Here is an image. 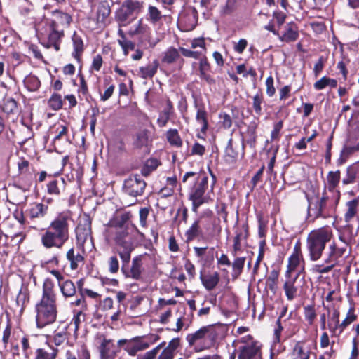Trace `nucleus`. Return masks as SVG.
<instances>
[{"label": "nucleus", "mask_w": 359, "mask_h": 359, "mask_svg": "<svg viewBox=\"0 0 359 359\" xmlns=\"http://www.w3.org/2000/svg\"><path fill=\"white\" fill-rule=\"evenodd\" d=\"M72 221V212L65 210L57 214L42 234L41 241L46 248H61L69 238V226Z\"/></svg>", "instance_id": "1"}, {"label": "nucleus", "mask_w": 359, "mask_h": 359, "mask_svg": "<svg viewBox=\"0 0 359 359\" xmlns=\"http://www.w3.org/2000/svg\"><path fill=\"white\" fill-rule=\"evenodd\" d=\"M56 294L53 290V284L46 280L43 285V294L41 300L36 304V323L39 328L53 323L57 314Z\"/></svg>", "instance_id": "2"}, {"label": "nucleus", "mask_w": 359, "mask_h": 359, "mask_svg": "<svg viewBox=\"0 0 359 359\" xmlns=\"http://www.w3.org/2000/svg\"><path fill=\"white\" fill-rule=\"evenodd\" d=\"M212 182L208 189V177L205 174H197L194 172H186L183 176L182 182H186L189 177H195V183L191 189L189 198L192 201L193 210L197 209L203 203L212 200L211 194L213 193L215 177L212 174Z\"/></svg>", "instance_id": "3"}, {"label": "nucleus", "mask_w": 359, "mask_h": 359, "mask_svg": "<svg viewBox=\"0 0 359 359\" xmlns=\"http://www.w3.org/2000/svg\"><path fill=\"white\" fill-rule=\"evenodd\" d=\"M217 332L214 325L203 326L196 332L188 334L186 340L189 346L196 352L211 348L215 344Z\"/></svg>", "instance_id": "4"}, {"label": "nucleus", "mask_w": 359, "mask_h": 359, "mask_svg": "<svg viewBox=\"0 0 359 359\" xmlns=\"http://www.w3.org/2000/svg\"><path fill=\"white\" fill-rule=\"evenodd\" d=\"M333 237V233L330 227H321L311 231L306 239V248L311 260H318L325 250L326 243Z\"/></svg>", "instance_id": "5"}, {"label": "nucleus", "mask_w": 359, "mask_h": 359, "mask_svg": "<svg viewBox=\"0 0 359 359\" xmlns=\"http://www.w3.org/2000/svg\"><path fill=\"white\" fill-rule=\"evenodd\" d=\"M114 241L118 247V253L123 264H128L130 260V254L133 250V246L123 221L116 224L114 226Z\"/></svg>", "instance_id": "6"}, {"label": "nucleus", "mask_w": 359, "mask_h": 359, "mask_svg": "<svg viewBox=\"0 0 359 359\" xmlns=\"http://www.w3.org/2000/svg\"><path fill=\"white\" fill-rule=\"evenodd\" d=\"M158 339L159 337L156 334H152L149 337H135L130 339H120L118 341L117 345L123 348L129 355L135 356L137 352L147 349Z\"/></svg>", "instance_id": "7"}, {"label": "nucleus", "mask_w": 359, "mask_h": 359, "mask_svg": "<svg viewBox=\"0 0 359 359\" xmlns=\"http://www.w3.org/2000/svg\"><path fill=\"white\" fill-rule=\"evenodd\" d=\"M144 8V2L125 0L116 12V19L122 26H126L137 18Z\"/></svg>", "instance_id": "8"}, {"label": "nucleus", "mask_w": 359, "mask_h": 359, "mask_svg": "<svg viewBox=\"0 0 359 359\" xmlns=\"http://www.w3.org/2000/svg\"><path fill=\"white\" fill-rule=\"evenodd\" d=\"M76 236L77 244L81 248L83 252L86 250L90 251L93 248L91 221L89 217H84L80 219L76 229Z\"/></svg>", "instance_id": "9"}, {"label": "nucleus", "mask_w": 359, "mask_h": 359, "mask_svg": "<svg viewBox=\"0 0 359 359\" xmlns=\"http://www.w3.org/2000/svg\"><path fill=\"white\" fill-rule=\"evenodd\" d=\"M304 260L301 252L300 245L296 244L293 249V252L288 259L287 269L285 276L287 278L292 277V273L296 272L294 278H298L301 273L304 271Z\"/></svg>", "instance_id": "10"}, {"label": "nucleus", "mask_w": 359, "mask_h": 359, "mask_svg": "<svg viewBox=\"0 0 359 359\" xmlns=\"http://www.w3.org/2000/svg\"><path fill=\"white\" fill-rule=\"evenodd\" d=\"M241 342L245 345L240 348L238 359H262L260 346L250 335L243 337Z\"/></svg>", "instance_id": "11"}, {"label": "nucleus", "mask_w": 359, "mask_h": 359, "mask_svg": "<svg viewBox=\"0 0 359 359\" xmlns=\"http://www.w3.org/2000/svg\"><path fill=\"white\" fill-rule=\"evenodd\" d=\"M95 343L100 353V359H114L118 350L114 341L107 338L104 334H98L95 337Z\"/></svg>", "instance_id": "12"}, {"label": "nucleus", "mask_w": 359, "mask_h": 359, "mask_svg": "<svg viewBox=\"0 0 359 359\" xmlns=\"http://www.w3.org/2000/svg\"><path fill=\"white\" fill-rule=\"evenodd\" d=\"M308 199V219L314 221L316 219L322 217H326L325 213L327 206V197L323 196L307 198Z\"/></svg>", "instance_id": "13"}, {"label": "nucleus", "mask_w": 359, "mask_h": 359, "mask_svg": "<svg viewBox=\"0 0 359 359\" xmlns=\"http://www.w3.org/2000/svg\"><path fill=\"white\" fill-rule=\"evenodd\" d=\"M146 187V182L140 175H132L127 178L123 183V191L126 194L136 197L141 196Z\"/></svg>", "instance_id": "14"}, {"label": "nucleus", "mask_w": 359, "mask_h": 359, "mask_svg": "<svg viewBox=\"0 0 359 359\" xmlns=\"http://www.w3.org/2000/svg\"><path fill=\"white\" fill-rule=\"evenodd\" d=\"M197 20V12L194 8L188 9L179 16V23L185 32L193 30L196 26Z\"/></svg>", "instance_id": "15"}, {"label": "nucleus", "mask_w": 359, "mask_h": 359, "mask_svg": "<svg viewBox=\"0 0 359 359\" xmlns=\"http://www.w3.org/2000/svg\"><path fill=\"white\" fill-rule=\"evenodd\" d=\"M339 311L334 309L329 317L327 327L332 337H339L341 334V323L339 322Z\"/></svg>", "instance_id": "16"}, {"label": "nucleus", "mask_w": 359, "mask_h": 359, "mask_svg": "<svg viewBox=\"0 0 359 359\" xmlns=\"http://www.w3.org/2000/svg\"><path fill=\"white\" fill-rule=\"evenodd\" d=\"M280 41L284 42H292L296 41L299 37L298 27L294 22L287 23L285 26V32L279 35Z\"/></svg>", "instance_id": "17"}, {"label": "nucleus", "mask_w": 359, "mask_h": 359, "mask_svg": "<svg viewBox=\"0 0 359 359\" xmlns=\"http://www.w3.org/2000/svg\"><path fill=\"white\" fill-rule=\"evenodd\" d=\"M327 257L325 259V263H335L337 264L338 259L346 252V248H338L334 242H332L328 248Z\"/></svg>", "instance_id": "18"}, {"label": "nucleus", "mask_w": 359, "mask_h": 359, "mask_svg": "<svg viewBox=\"0 0 359 359\" xmlns=\"http://www.w3.org/2000/svg\"><path fill=\"white\" fill-rule=\"evenodd\" d=\"M149 33L150 28L144 22L142 18H140L137 23L133 25L128 32L130 36H140V37H147Z\"/></svg>", "instance_id": "19"}, {"label": "nucleus", "mask_w": 359, "mask_h": 359, "mask_svg": "<svg viewBox=\"0 0 359 359\" xmlns=\"http://www.w3.org/2000/svg\"><path fill=\"white\" fill-rule=\"evenodd\" d=\"M50 27L51 31L48 36V47L53 46L56 50H59V43L63 36V31L58 30L55 22H52Z\"/></svg>", "instance_id": "20"}, {"label": "nucleus", "mask_w": 359, "mask_h": 359, "mask_svg": "<svg viewBox=\"0 0 359 359\" xmlns=\"http://www.w3.org/2000/svg\"><path fill=\"white\" fill-rule=\"evenodd\" d=\"M358 209V200L353 199L346 203V210L344 219L346 223H350L356 217Z\"/></svg>", "instance_id": "21"}, {"label": "nucleus", "mask_w": 359, "mask_h": 359, "mask_svg": "<svg viewBox=\"0 0 359 359\" xmlns=\"http://www.w3.org/2000/svg\"><path fill=\"white\" fill-rule=\"evenodd\" d=\"M199 220H196L186 231L185 237L187 243L198 238L203 236V230L200 226Z\"/></svg>", "instance_id": "22"}, {"label": "nucleus", "mask_w": 359, "mask_h": 359, "mask_svg": "<svg viewBox=\"0 0 359 359\" xmlns=\"http://www.w3.org/2000/svg\"><path fill=\"white\" fill-rule=\"evenodd\" d=\"M110 13L111 9L108 3L105 1L100 3L97 7L95 18L97 25L99 26H100V25H103Z\"/></svg>", "instance_id": "23"}, {"label": "nucleus", "mask_w": 359, "mask_h": 359, "mask_svg": "<svg viewBox=\"0 0 359 359\" xmlns=\"http://www.w3.org/2000/svg\"><path fill=\"white\" fill-rule=\"evenodd\" d=\"M48 210V205L41 203H35L29 210V215L31 219L43 218L46 215Z\"/></svg>", "instance_id": "24"}, {"label": "nucleus", "mask_w": 359, "mask_h": 359, "mask_svg": "<svg viewBox=\"0 0 359 359\" xmlns=\"http://www.w3.org/2000/svg\"><path fill=\"white\" fill-rule=\"evenodd\" d=\"M158 65V62L154 60L145 67H140L139 69L140 76L144 79L152 78L156 73Z\"/></svg>", "instance_id": "25"}, {"label": "nucleus", "mask_w": 359, "mask_h": 359, "mask_svg": "<svg viewBox=\"0 0 359 359\" xmlns=\"http://www.w3.org/2000/svg\"><path fill=\"white\" fill-rule=\"evenodd\" d=\"M67 259L70 262L72 270L76 269L79 264H83L84 257L80 252H76L74 248L69 249L67 252Z\"/></svg>", "instance_id": "26"}, {"label": "nucleus", "mask_w": 359, "mask_h": 359, "mask_svg": "<svg viewBox=\"0 0 359 359\" xmlns=\"http://www.w3.org/2000/svg\"><path fill=\"white\" fill-rule=\"evenodd\" d=\"M311 351L303 344L298 342L295 344L291 353L292 359H309Z\"/></svg>", "instance_id": "27"}, {"label": "nucleus", "mask_w": 359, "mask_h": 359, "mask_svg": "<svg viewBox=\"0 0 359 359\" xmlns=\"http://www.w3.org/2000/svg\"><path fill=\"white\" fill-rule=\"evenodd\" d=\"M288 278L289 279L286 280L283 285V290L287 300L292 301L297 297V288L294 285L297 278L292 277Z\"/></svg>", "instance_id": "28"}, {"label": "nucleus", "mask_w": 359, "mask_h": 359, "mask_svg": "<svg viewBox=\"0 0 359 359\" xmlns=\"http://www.w3.org/2000/svg\"><path fill=\"white\" fill-rule=\"evenodd\" d=\"M173 113V106L172 102L170 100H168L166 102V106L165 107L163 111L160 114L159 117L157 120V123L160 127H164L166 126L168 122L171 115Z\"/></svg>", "instance_id": "29"}, {"label": "nucleus", "mask_w": 359, "mask_h": 359, "mask_svg": "<svg viewBox=\"0 0 359 359\" xmlns=\"http://www.w3.org/2000/svg\"><path fill=\"white\" fill-rule=\"evenodd\" d=\"M202 284L205 288L209 291L213 290L218 284L219 276L217 272L208 276H201Z\"/></svg>", "instance_id": "30"}, {"label": "nucleus", "mask_w": 359, "mask_h": 359, "mask_svg": "<svg viewBox=\"0 0 359 359\" xmlns=\"http://www.w3.org/2000/svg\"><path fill=\"white\" fill-rule=\"evenodd\" d=\"M58 350L52 347L38 348L36 351L35 359H55Z\"/></svg>", "instance_id": "31"}, {"label": "nucleus", "mask_w": 359, "mask_h": 359, "mask_svg": "<svg viewBox=\"0 0 359 359\" xmlns=\"http://www.w3.org/2000/svg\"><path fill=\"white\" fill-rule=\"evenodd\" d=\"M142 262L140 257H135L133 259L132 266L130 271L127 275L135 280H139L142 273Z\"/></svg>", "instance_id": "32"}, {"label": "nucleus", "mask_w": 359, "mask_h": 359, "mask_svg": "<svg viewBox=\"0 0 359 359\" xmlns=\"http://www.w3.org/2000/svg\"><path fill=\"white\" fill-rule=\"evenodd\" d=\"M243 228L245 232H236V235L233 238L232 255L234 257H236L238 255V253L241 252L242 250L241 244V240L245 239L248 236V227L243 226Z\"/></svg>", "instance_id": "33"}, {"label": "nucleus", "mask_w": 359, "mask_h": 359, "mask_svg": "<svg viewBox=\"0 0 359 359\" xmlns=\"http://www.w3.org/2000/svg\"><path fill=\"white\" fill-rule=\"evenodd\" d=\"M179 57V50L174 47H170L163 53L162 62L170 65L177 61Z\"/></svg>", "instance_id": "34"}, {"label": "nucleus", "mask_w": 359, "mask_h": 359, "mask_svg": "<svg viewBox=\"0 0 359 359\" xmlns=\"http://www.w3.org/2000/svg\"><path fill=\"white\" fill-rule=\"evenodd\" d=\"M53 14L55 18V20L53 22L56 23L57 28L58 25H60L62 27H68L70 25L72 22V17L68 13H63L60 11H55Z\"/></svg>", "instance_id": "35"}, {"label": "nucleus", "mask_w": 359, "mask_h": 359, "mask_svg": "<svg viewBox=\"0 0 359 359\" xmlns=\"http://www.w3.org/2000/svg\"><path fill=\"white\" fill-rule=\"evenodd\" d=\"M163 18V15L160 10L152 5L148 6V11L147 13V20L152 24H156Z\"/></svg>", "instance_id": "36"}, {"label": "nucleus", "mask_w": 359, "mask_h": 359, "mask_svg": "<svg viewBox=\"0 0 359 359\" xmlns=\"http://www.w3.org/2000/svg\"><path fill=\"white\" fill-rule=\"evenodd\" d=\"M1 109L7 115L15 114L18 112L17 102L13 98H5L4 100Z\"/></svg>", "instance_id": "37"}, {"label": "nucleus", "mask_w": 359, "mask_h": 359, "mask_svg": "<svg viewBox=\"0 0 359 359\" xmlns=\"http://www.w3.org/2000/svg\"><path fill=\"white\" fill-rule=\"evenodd\" d=\"M59 287L62 295L65 297H73L76 293L75 285L70 280H67L62 282V283H60Z\"/></svg>", "instance_id": "38"}, {"label": "nucleus", "mask_w": 359, "mask_h": 359, "mask_svg": "<svg viewBox=\"0 0 359 359\" xmlns=\"http://www.w3.org/2000/svg\"><path fill=\"white\" fill-rule=\"evenodd\" d=\"M166 138L173 147L179 148L182 145V140L176 129H170L166 133Z\"/></svg>", "instance_id": "39"}, {"label": "nucleus", "mask_w": 359, "mask_h": 359, "mask_svg": "<svg viewBox=\"0 0 359 359\" xmlns=\"http://www.w3.org/2000/svg\"><path fill=\"white\" fill-rule=\"evenodd\" d=\"M337 85V80L331 79L327 76H323L320 79L318 80L313 85V87L317 90L324 89L327 86L331 88H335Z\"/></svg>", "instance_id": "40"}, {"label": "nucleus", "mask_w": 359, "mask_h": 359, "mask_svg": "<svg viewBox=\"0 0 359 359\" xmlns=\"http://www.w3.org/2000/svg\"><path fill=\"white\" fill-rule=\"evenodd\" d=\"M24 84L28 90L36 91L39 88L41 82L36 76L29 74L25 78Z\"/></svg>", "instance_id": "41"}, {"label": "nucleus", "mask_w": 359, "mask_h": 359, "mask_svg": "<svg viewBox=\"0 0 359 359\" xmlns=\"http://www.w3.org/2000/svg\"><path fill=\"white\" fill-rule=\"evenodd\" d=\"M201 57H202L201 58L199 62L200 76L202 79L206 80L208 82H210L212 81V78L209 74H207V72L210 69V64L207 58L205 57V55Z\"/></svg>", "instance_id": "42"}, {"label": "nucleus", "mask_w": 359, "mask_h": 359, "mask_svg": "<svg viewBox=\"0 0 359 359\" xmlns=\"http://www.w3.org/2000/svg\"><path fill=\"white\" fill-rule=\"evenodd\" d=\"M72 41L74 46L73 56L75 58L79 59L83 50V40L80 36L74 33L72 36Z\"/></svg>", "instance_id": "43"}, {"label": "nucleus", "mask_w": 359, "mask_h": 359, "mask_svg": "<svg viewBox=\"0 0 359 359\" xmlns=\"http://www.w3.org/2000/svg\"><path fill=\"white\" fill-rule=\"evenodd\" d=\"M358 169L355 165H351L347 168L346 175L342 180L344 184H353L355 182Z\"/></svg>", "instance_id": "44"}, {"label": "nucleus", "mask_w": 359, "mask_h": 359, "mask_svg": "<svg viewBox=\"0 0 359 359\" xmlns=\"http://www.w3.org/2000/svg\"><path fill=\"white\" fill-rule=\"evenodd\" d=\"M357 319L354 308H350L346 313V318L341 323V334L344 330Z\"/></svg>", "instance_id": "45"}, {"label": "nucleus", "mask_w": 359, "mask_h": 359, "mask_svg": "<svg viewBox=\"0 0 359 359\" xmlns=\"http://www.w3.org/2000/svg\"><path fill=\"white\" fill-rule=\"evenodd\" d=\"M159 165L160 163L156 158H149L146 161L142 169V173L145 176L149 175L150 172L155 170Z\"/></svg>", "instance_id": "46"}, {"label": "nucleus", "mask_w": 359, "mask_h": 359, "mask_svg": "<svg viewBox=\"0 0 359 359\" xmlns=\"http://www.w3.org/2000/svg\"><path fill=\"white\" fill-rule=\"evenodd\" d=\"M304 314L305 320L309 325L313 324L316 318V312L313 305H307L304 308Z\"/></svg>", "instance_id": "47"}, {"label": "nucleus", "mask_w": 359, "mask_h": 359, "mask_svg": "<svg viewBox=\"0 0 359 359\" xmlns=\"http://www.w3.org/2000/svg\"><path fill=\"white\" fill-rule=\"evenodd\" d=\"M245 262V257H236L232 263L233 276L238 277L243 271Z\"/></svg>", "instance_id": "48"}, {"label": "nucleus", "mask_w": 359, "mask_h": 359, "mask_svg": "<svg viewBox=\"0 0 359 359\" xmlns=\"http://www.w3.org/2000/svg\"><path fill=\"white\" fill-rule=\"evenodd\" d=\"M197 122L201 126V132L205 133L208 128L207 114L203 109H198L196 116Z\"/></svg>", "instance_id": "49"}, {"label": "nucleus", "mask_w": 359, "mask_h": 359, "mask_svg": "<svg viewBox=\"0 0 359 359\" xmlns=\"http://www.w3.org/2000/svg\"><path fill=\"white\" fill-rule=\"evenodd\" d=\"M48 106L52 109L57 111L62 107V96L59 94H53L48 102Z\"/></svg>", "instance_id": "50"}, {"label": "nucleus", "mask_w": 359, "mask_h": 359, "mask_svg": "<svg viewBox=\"0 0 359 359\" xmlns=\"http://www.w3.org/2000/svg\"><path fill=\"white\" fill-rule=\"evenodd\" d=\"M327 183L330 189H334L339 184L340 180V171L337 170L335 172H329L327 177Z\"/></svg>", "instance_id": "51"}, {"label": "nucleus", "mask_w": 359, "mask_h": 359, "mask_svg": "<svg viewBox=\"0 0 359 359\" xmlns=\"http://www.w3.org/2000/svg\"><path fill=\"white\" fill-rule=\"evenodd\" d=\"M148 134L146 130H142L137 133L134 144L137 147H142L147 144Z\"/></svg>", "instance_id": "52"}, {"label": "nucleus", "mask_w": 359, "mask_h": 359, "mask_svg": "<svg viewBox=\"0 0 359 359\" xmlns=\"http://www.w3.org/2000/svg\"><path fill=\"white\" fill-rule=\"evenodd\" d=\"M263 101L264 97L262 94L257 93L252 97V107L255 114L259 116L262 114V104Z\"/></svg>", "instance_id": "53"}, {"label": "nucleus", "mask_w": 359, "mask_h": 359, "mask_svg": "<svg viewBox=\"0 0 359 359\" xmlns=\"http://www.w3.org/2000/svg\"><path fill=\"white\" fill-rule=\"evenodd\" d=\"M191 43V48L192 49H197L200 48L198 51L203 53V56L206 53V47H205V42L204 38L200 37V38H196L192 39L190 41Z\"/></svg>", "instance_id": "54"}, {"label": "nucleus", "mask_w": 359, "mask_h": 359, "mask_svg": "<svg viewBox=\"0 0 359 359\" xmlns=\"http://www.w3.org/2000/svg\"><path fill=\"white\" fill-rule=\"evenodd\" d=\"M328 265L315 264L312 267V271L319 274L327 273L330 272L335 266V263H327Z\"/></svg>", "instance_id": "55"}, {"label": "nucleus", "mask_w": 359, "mask_h": 359, "mask_svg": "<svg viewBox=\"0 0 359 359\" xmlns=\"http://www.w3.org/2000/svg\"><path fill=\"white\" fill-rule=\"evenodd\" d=\"M225 156L226 161L229 162H233L238 156V153L234 150L233 147L231 139H230L228 142L227 147L225 150Z\"/></svg>", "instance_id": "56"}, {"label": "nucleus", "mask_w": 359, "mask_h": 359, "mask_svg": "<svg viewBox=\"0 0 359 359\" xmlns=\"http://www.w3.org/2000/svg\"><path fill=\"white\" fill-rule=\"evenodd\" d=\"M53 342L56 346L67 343V332L66 330L57 332L53 336Z\"/></svg>", "instance_id": "57"}, {"label": "nucleus", "mask_w": 359, "mask_h": 359, "mask_svg": "<svg viewBox=\"0 0 359 359\" xmlns=\"http://www.w3.org/2000/svg\"><path fill=\"white\" fill-rule=\"evenodd\" d=\"M29 301V296L26 291L20 290L16 297V304L20 308L23 309L26 302Z\"/></svg>", "instance_id": "58"}, {"label": "nucleus", "mask_w": 359, "mask_h": 359, "mask_svg": "<svg viewBox=\"0 0 359 359\" xmlns=\"http://www.w3.org/2000/svg\"><path fill=\"white\" fill-rule=\"evenodd\" d=\"M180 51L181 53L187 57H191L194 59H199L201 56H203V53L196 51V50H191L184 48H180Z\"/></svg>", "instance_id": "59"}, {"label": "nucleus", "mask_w": 359, "mask_h": 359, "mask_svg": "<svg viewBox=\"0 0 359 359\" xmlns=\"http://www.w3.org/2000/svg\"><path fill=\"white\" fill-rule=\"evenodd\" d=\"M266 93L269 97H273L276 93L274 80L272 76H269L266 80Z\"/></svg>", "instance_id": "60"}, {"label": "nucleus", "mask_w": 359, "mask_h": 359, "mask_svg": "<svg viewBox=\"0 0 359 359\" xmlns=\"http://www.w3.org/2000/svg\"><path fill=\"white\" fill-rule=\"evenodd\" d=\"M266 245V241L264 239H263L262 241H261L259 242V255L257 256V260H256V262L255 264V266H254V270L256 271L257 270V269L259 268V263L261 262V261L264 258V247Z\"/></svg>", "instance_id": "61"}, {"label": "nucleus", "mask_w": 359, "mask_h": 359, "mask_svg": "<svg viewBox=\"0 0 359 359\" xmlns=\"http://www.w3.org/2000/svg\"><path fill=\"white\" fill-rule=\"evenodd\" d=\"M109 271L111 273H116L118 272L119 269V262L118 258L116 255L111 256L109 259Z\"/></svg>", "instance_id": "62"}, {"label": "nucleus", "mask_w": 359, "mask_h": 359, "mask_svg": "<svg viewBox=\"0 0 359 359\" xmlns=\"http://www.w3.org/2000/svg\"><path fill=\"white\" fill-rule=\"evenodd\" d=\"M283 126V123L282 121H278V123H276L274 125L273 129L271 133V141H273V140L279 139L280 132L282 130Z\"/></svg>", "instance_id": "63"}, {"label": "nucleus", "mask_w": 359, "mask_h": 359, "mask_svg": "<svg viewBox=\"0 0 359 359\" xmlns=\"http://www.w3.org/2000/svg\"><path fill=\"white\" fill-rule=\"evenodd\" d=\"M180 339L174 338L169 342L168 345L163 350L175 355L176 350L180 346Z\"/></svg>", "instance_id": "64"}]
</instances>
